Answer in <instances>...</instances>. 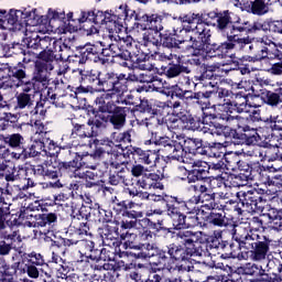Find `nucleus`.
Wrapping results in <instances>:
<instances>
[{
	"instance_id": "obj_1",
	"label": "nucleus",
	"mask_w": 282,
	"mask_h": 282,
	"mask_svg": "<svg viewBox=\"0 0 282 282\" xmlns=\"http://www.w3.org/2000/svg\"><path fill=\"white\" fill-rule=\"evenodd\" d=\"M175 242H171L165 247H158L155 243L140 242L153 239V232L149 229H143L139 235L132 234V241L129 242V248L135 250L130 252L134 259H152L158 257L160 261H172L178 265V270L192 272L194 265H186L193 261V257H204L206 249L202 241V232L199 231H177L172 232Z\"/></svg>"
},
{
	"instance_id": "obj_2",
	"label": "nucleus",
	"mask_w": 282,
	"mask_h": 282,
	"mask_svg": "<svg viewBox=\"0 0 282 282\" xmlns=\"http://www.w3.org/2000/svg\"><path fill=\"white\" fill-rule=\"evenodd\" d=\"M87 116L86 123L72 121L70 138H98L100 129H106L109 123L113 129H122L127 124V107L113 105L109 95H98L94 106L87 107Z\"/></svg>"
},
{
	"instance_id": "obj_3",
	"label": "nucleus",
	"mask_w": 282,
	"mask_h": 282,
	"mask_svg": "<svg viewBox=\"0 0 282 282\" xmlns=\"http://www.w3.org/2000/svg\"><path fill=\"white\" fill-rule=\"evenodd\" d=\"M79 72V83L83 85H91L95 87L96 91H102L100 96H109V101L118 107L120 104L119 100H113V95L122 96L126 91H129V80H134L133 74H129L128 77L126 74H118L112 70L104 69L98 70L96 68L91 69H82Z\"/></svg>"
},
{
	"instance_id": "obj_4",
	"label": "nucleus",
	"mask_w": 282,
	"mask_h": 282,
	"mask_svg": "<svg viewBox=\"0 0 282 282\" xmlns=\"http://www.w3.org/2000/svg\"><path fill=\"white\" fill-rule=\"evenodd\" d=\"M56 21L59 24L55 29L61 28L62 34H74V32H85L86 36L100 34V10H78L67 14L65 11H48L50 25L54 28Z\"/></svg>"
},
{
	"instance_id": "obj_5",
	"label": "nucleus",
	"mask_w": 282,
	"mask_h": 282,
	"mask_svg": "<svg viewBox=\"0 0 282 282\" xmlns=\"http://www.w3.org/2000/svg\"><path fill=\"white\" fill-rule=\"evenodd\" d=\"M263 230H265L263 219L258 216H253L250 219L248 229L245 228V236L241 235L239 238L245 250L250 252L252 261H264L268 254H270L272 239L270 236H265Z\"/></svg>"
},
{
	"instance_id": "obj_6",
	"label": "nucleus",
	"mask_w": 282,
	"mask_h": 282,
	"mask_svg": "<svg viewBox=\"0 0 282 282\" xmlns=\"http://www.w3.org/2000/svg\"><path fill=\"white\" fill-rule=\"evenodd\" d=\"M214 30H216L218 34H221V36L227 37V41L209 44L205 54L210 56V58H228L232 52H241L250 45V36L238 37L226 18L218 22Z\"/></svg>"
},
{
	"instance_id": "obj_7",
	"label": "nucleus",
	"mask_w": 282,
	"mask_h": 282,
	"mask_svg": "<svg viewBox=\"0 0 282 282\" xmlns=\"http://www.w3.org/2000/svg\"><path fill=\"white\" fill-rule=\"evenodd\" d=\"M199 198L197 195L192 196L189 199L184 200L183 197L174 196L172 207V227L177 232H193L188 228L199 226Z\"/></svg>"
},
{
	"instance_id": "obj_8",
	"label": "nucleus",
	"mask_w": 282,
	"mask_h": 282,
	"mask_svg": "<svg viewBox=\"0 0 282 282\" xmlns=\"http://www.w3.org/2000/svg\"><path fill=\"white\" fill-rule=\"evenodd\" d=\"M140 10H133L127 4H121L117 10L100 11L99 31L104 28L110 34H120L123 30H133Z\"/></svg>"
},
{
	"instance_id": "obj_9",
	"label": "nucleus",
	"mask_w": 282,
	"mask_h": 282,
	"mask_svg": "<svg viewBox=\"0 0 282 282\" xmlns=\"http://www.w3.org/2000/svg\"><path fill=\"white\" fill-rule=\"evenodd\" d=\"M212 135H218L231 140L234 144H246V147H257L261 142V135L257 129L243 121H238L236 127L226 126L218 121L212 122Z\"/></svg>"
},
{
	"instance_id": "obj_10",
	"label": "nucleus",
	"mask_w": 282,
	"mask_h": 282,
	"mask_svg": "<svg viewBox=\"0 0 282 282\" xmlns=\"http://www.w3.org/2000/svg\"><path fill=\"white\" fill-rule=\"evenodd\" d=\"M132 30L144 32L142 35L143 47H149V45L160 47V34L164 30V15L160 13H147L140 10Z\"/></svg>"
},
{
	"instance_id": "obj_11",
	"label": "nucleus",
	"mask_w": 282,
	"mask_h": 282,
	"mask_svg": "<svg viewBox=\"0 0 282 282\" xmlns=\"http://www.w3.org/2000/svg\"><path fill=\"white\" fill-rule=\"evenodd\" d=\"M77 169H80L77 159L69 162L55 159L54 161L48 160L44 161L42 164L31 165L34 177L39 180H56V182L53 183V188H63V183L58 177H63V173H69Z\"/></svg>"
},
{
	"instance_id": "obj_12",
	"label": "nucleus",
	"mask_w": 282,
	"mask_h": 282,
	"mask_svg": "<svg viewBox=\"0 0 282 282\" xmlns=\"http://www.w3.org/2000/svg\"><path fill=\"white\" fill-rule=\"evenodd\" d=\"M243 274L252 276L254 282H282V263L279 259H271L267 263V270L261 264L246 263Z\"/></svg>"
},
{
	"instance_id": "obj_13",
	"label": "nucleus",
	"mask_w": 282,
	"mask_h": 282,
	"mask_svg": "<svg viewBox=\"0 0 282 282\" xmlns=\"http://www.w3.org/2000/svg\"><path fill=\"white\" fill-rule=\"evenodd\" d=\"M208 162L206 161H194L192 163V169L186 170L184 166H178V171L183 173V177H181L182 182H186L187 184H197V182H213L216 181L218 186H221V184H225L226 177H224L223 174H218L217 176L210 177V172H208Z\"/></svg>"
},
{
	"instance_id": "obj_14",
	"label": "nucleus",
	"mask_w": 282,
	"mask_h": 282,
	"mask_svg": "<svg viewBox=\"0 0 282 282\" xmlns=\"http://www.w3.org/2000/svg\"><path fill=\"white\" fill-rule=\"evenodd\" d=\"M184 32L185 34H191L188 41L192 43L191 47L193 50V56H204L210 47V39H213V31L207 26H182L180 30V34Z\"/></svg>"
},
{
	"instance_id": "obj_15",
	"label": "nucleus",
	"mask_w": 282,
	"mask_h": 282,
	"mask_svg": "<svg viewBox=\"0 0 282 282\" xmlns=\"http://www.w3.org/2000/svg\"><path fill=\"white\" fill-rule=\"evenodd\" d=\"M111 206L116 215L128 217V219L119 220L121 228H135V226H138V221L144 217V212L135 210V208H138V204L132 200H120L115 196L111 200Z\"/></svg>"
},
{
	"instance_id": "obj_16",
	"label": "nucleus",
	"mask_w": 282,
	"mask_h": 282,
	"mask_svg": "<svg viewBox=\"0 0 282 282\" xmlns=\"http://www.w3.org/2000/svg\"><path fill=\"white\" fill-rule=\"evenodd\" d=\"M226 19V10L218 8L202 13L189 12L182 18L183 23H187V28H215ZM194 25V26H193Z\"/></svg>"
},
{
	"instance_id": "obj_17",
	"label": "nucleus",
	"mask_w": 282,
	"mask_h": 282,
	"mask_svg": "<svg viewBox=\"0 0 282 282\" xmlns=\"http://www.w3.org/2000/svg\"><path fill=\"white\" fill-rule=\"evenodd\" d=\"M261 159L258 161V165L254 170V180H258L260 184L270 188L275 186V188H282V166H275L274 164H262Z\"/></svg>"
},
{
	"instance_id": "obj_18",
	"label": "nucleus",
	"mask_w": 282,
	"mask_h": 282,
	"mask_svg": "<svg viewBox=\"0 0 282 282\" xmlns=\"http://www.w3.org/2000/svg\"><path fill=\"white\" fill-rule=\"evenodd\" d=\"M230 10H225V19L229 21V25L231 30H234V33L238 39H241L243 34H256V32H260V30H263V32H268L267 24H262L261 22H253L250 23V21H243L239 15H236Z\"/></svg>"
},
{
	"instance_id": "obj_19",
	"label": "nucleus",
	"mask_w": 282,
	"mask_h": 282,
	"mask_svg": "<svg viewBox=\"0 0 282 282\" xmlns=\"http://www.w3.org/2000/svg\"><path fill=\"white\" fill-rule=\"evenodd\" d=\"M131 228H122L120 220L115 219L112 223L105 226L101 234L104 246L109 248H120L122 241L127 239Z\"/></svg>"
},
{
	"instance_id": "obj_20",
	"label": "nucleus",
	"mask_w": 282,
	"mask_h": 282,
	"mask_svg": "<svg viewBox=\"0 0 282 282\" xmlns=\"http://www.w3.org/2000/svg\"><path fill=\"white\" fill-rule=\"evenodd\" d=\"M30 13H24L21 10L0 9V30H21L28 25Z\"/></svg>"
},
{
	"instance_id": "obj_21",
	"label": "nucleus",
	"mask_w": 282,
	"mask_h": 282,
	"mask_svg": "<svg viewBox=\"0 0 282 282\" xmlns=\"http://www.w3.org/2000/svg\"><path fill=\"white\" fill-rule=\"evenodd\" d=\"M249 56L247 61L249 63H260L261 61H265V58H270V47L274 45V41L270 39L268 35H263L262 37L258 39L256 43L249 44Z\"/></svg>"
},
{
	"instance_id": "obj_22",
	"label": "nucleus",
	"mask_w": 282,
	"mask_h": 282,
	"mask_svg": "<svg viewBox=\"0 0 282 282\" xmlns=\"http://www.w3.org/2000/svg\"><path fill=\"white\" fill-rule=\"evenodd\" d=\"M204 208L210 212L203 210V219L208 226L215 228H226L228 226V217H226V210L219 208V203L212 202L203 205Z\"/></svg>"
},
{
	"instance_id": "obj_23",
	"label": "nucleus",
	"mask_w": 282,
	"mask_h": 282,
	"mask_svg": "<svg viewBox=\"0 0 282 282\" xmlns=\"http://www.w3.org/2000/svg\"><path fill=\"white\" fill-rule=\"evenodd\" d=\"M54 105L55 107H61V102H58V96L54 94V88L47 87L46 93L40 91L37 95V104L30 111L31 116H40V118H45V113H47V109H45V105Z\"/></svg>"
},
{
	"instance_id": "obj_24",
	"label": "nucleus",
	"mask_w": 282,
	"mask_h": 282,
	"mask_svg": "<svg viewBox=\"0 0 282 282\" xmlns=\"http://www.w3.org/2000/svg\"><path fill=\"white\" fill-rule=\"evenodd\" d=\"M79 254L80 257H86V259H90V261H95L96 263L99 261H111V257H102V254H107V249L96 248V242L89 239H83L79 241Z\"/></svg>"
},
{
	"instance_id": "obj_25",
	"label": "nucleus",
	"mask_w": 282,
	"mask_h": 282,
	"mask_svg": "<svg viewBox=\"0 0 282 282\" xmlns=\"http://www.w3.org/2000/svg\"><path fill=\"white\" fill-rule=\"evenodd\" d=\"M28 63H30V58L23 57L22 61L17 64H6L4 69L7 70V76L9 80H11L13 87L19 83L23 84V80L30 78V75L28 74Z\"/></svg>"
},
{
	"instance_id": "obj_26",
	"label": "nucleus",
	"mask_w": 282,
	"mask_h": 282,
	"mask_svg": "<svg viewBox=\"0 0 282 282\" xmlns=\"http://www.w3.org/2000/svg\"><path fill=\"white\" fill-rule=\"evenodd\" d=\"M239 3L241 12L253 14V17H265L270 12L271 6L267 0H235Z\"/></svg>"
},
{
	"instance_id": "obj_27",
	"label": "nucleus",
	"mask_w": 282,
	"mask_h": 282,
	"mask_svg": "<svg viewBox=\"0 0 282 282\" xmlns=\"http://www.w3.org/2000/svg\"><path fill=\"white\" fill-rule=\"evenodd\" d=\"M182 29L177 28H173V30H162L160 33V42H159V47H165V50H180V46L186 42H188V40L178 36V32Z\"/></svg>"
},
{
	"instance_id": "obj_28",
	"label": "nucleus",
	"mask_w": 282,
	"mask_h": 282,
	"mask_svg": "<svg viewBox=\"0 0 282 282\" xmlns=\"http://www.w3.org/2000/svg\"><path fill=\"white\" fill-rule=\"evenodd\" d=\"M254 98H260L261 102L271 109H278L282 105V87L279 86L273 90L262 88L258 95L254 94Z\"/></svg>"
},
{
	"instance_id": "obj_29",
	"label": "nucleus",
	"mask_w": 282,
	"mask_h": 282,
	"mask_svg": "<svg viewBox=\"0 0 282 282\" xmlns=\"http://www.w3.org/2000/svg\"><path fill=\"white\" fill-rule=\"evenodd\" d=\"M193 69L189 66H185L182 63H175L173 59L165 64H162L158 69L159 76H165V78H177L182 74H191Z\"/></svg>"
},
{
	"instance_id": "obj_30",
	"label": "nucleus",
	"mask_w": 282,
	"mask_h": 282,
	"mask_svg": "<svg viewBox=\"0 0 282 282\" xmlns=\"http://www.w3.org/2000/svg\"><path fill=\"white\" fill-rule=\"evenodd\" d=\"M133 162L134 164H142L153 169V166H156L158 162H160V151L143 150L137 147L133 151Z\"/></svg>"
},
{
	"instance_id": "obj_31",
	"label": "nucleus",
	"mask_w": 282,
	"mask_h": 282,
	"mask_svg": "<svg viewBox=\"0 0 282 282\" xmlns=\"http://www.w3.org/2000/svg\"><path fill=\"white\" fill-rule=\"evenodd\" d=\"M237 198L239 199L241 206H243V208H247L246 210L248 213H257V210H261V208H263V206L261 205L265 204L251 189L247 192H238Z\"/></svg>"
},
{
	"instance_id": "obj_32",
	"label": "nucleus",
	"mask_w": 282,
	"mask_h": 282,
	"mask_svg": "<svg viewBox=\"0 0 282 282\" xmlns=\"http://www.w3.org/2000/svg\"><path fill=\"white\" fill-rule=\"evenodd\" d=\"M174 117L180 118L181 122L185 124V128L191 131H197L199 129V120L191 115L182 102L174 104Z\"/></svg>"
},
{
	"instance_id": "obj_33",
	"label": "nucleus",
	"mask_w": 282,
	"mask_h": 282,
	"mask_svg": "<svg viewBox=\"0 0 282 282\" xmlns=\"http://www.w3.org/2000/svg\"><path fill=\"white\" fill-rule=\"evenodd\" d=\"M0 47L4 58H12V56H24V58H28V56L32 55L29 44L25 45L19 42L2 43Z\"/></svg>"
},
{
	"instance_id": "obj_34",
	"label": "nucleus",
	"mask_w": 282,
	"mask_h": 282,
	"mask_svg": "<svg viewBox=\"0 0 282 282\" xmlns=\"http://www.w3.org/2000/svg\"><path fill=\"white\" fill-rule=\"evenodd\" d=\"M163 263H166L164 260H160L159 262L151 263V268L148 274V278L144 280V282H183L182 276H166L164 274H160L158 272H162L164 270V267H160Z\"/></svg>"
},
{
	"instance_id": "obj_35",
	"label": "nucleus",
	"mask_w": 282,
	"mask_h": 282,
	"mask_svg": "<svg viewBox=\"0 0 282 282\" xmlns=\"http://www.w3.org/2000/svg\"><path fill=\"white\" fill-rule=\"evenodd\" d=\"M131 43H133V37L127 36L120 42L109 44L112 56L121 58V61H129L131 58Z\"/></svg>"
},
{
	"instance_id": "obj_36",
	"label": "nucleus",
	"mask_w": 282,
	"mask_h": 282,
	"mask_svg": "<svg viewBox=\"0 0 282 282\" xmlns=\"http://www.w3.org/2000/svg\"><path fill=\"white\" fill-rule=\"evenodd\" d=\"M149 58H151L149 53H144L141 47H137L135 51H133V42H131V55L129 61L134 63L135 67L143 72H151L153 69V64L149 63Z\"/></svg>"
},
{
	"instance_id": "obj_37",
	"label": "nucleus",
	"mask_w": 282,
	"mask_h": 282,
	"mask_svg": "<svg viewBox=\"0 0 282 282\" xmlns=\"http://www.w3.org/2000/svg\"><path fill=\"white\" fill-rule=\"evenodd\" d=\"M137 184L140 188L145 191H151V188L164 191V183H162L160 174L155 172H145L142 177L138 180Z\"/></svg>"
},
{
	"instance_id": "obj_38",
	"label": "nucleus",
	"mask_w": 282,
	"mask_h": 282,
	"mask_svg": "<svg viewBox=\"0 0 282 282\" xmlns=\"http://www.w3.org/2000/svg\"><path fill=\"white\" fill-rule=\"evenodd\" d=\"M45 151V142L41 140H28L24 143V148L22 149V153H18V158H23V160H28V158H37Z\"/></svg>"
},
{
	"instance_id": "obj_39",
	"label": "nucleus",
	"mask_w": 282,
	"mask_h": 282,
	"mask_svg": "<svg viewBox=\"0 0 282 282\" xmlns=\"http://www.w3.org/2000/svg\"><path fill=\"white\" fill-rule=\"evenodd\" d=\"M189 191L196 194V197L199 198V204H204V202L212 204V202H216L215 199H217V194L204 183L191 185Z\"/></svg>"
},
{
	"instance_id": "obj_40",
	"label": "nucleus",
	"mask_w": 282,
	"mask_h": 282,
	"mask_svg": "<svg viewBox=\"0 0 282 282\" xmlns=\"http://www.w3.org/2000/svg\"><path fill=\"white\" fill-rule=\"evenodd\" d=\"M52 70H54V65L35 62L32 80L45 85L50 82V72Z\"/></svg>"
},
{
	"instance_id": "obj_41",
	"label": "nucleus",
	"mask_w": 282,
	"mask_h": 282,
	"mask_svg": "<svg viewBox=\"0 0 282 282\" xmlns=\"http://www.w3.org/2000/svg\"><path fill=\"white\" fill-rule=\"evenodd\" d=\"M12 250H17V232L0 234V257H8Z\"/></svg>"
},
{
	"instance_id": "obj_42",
	"label": "nucleus",
	"mask_w": 282,
	"mask_h": 282,
	"mask_svg": "<svg viewBox=\"0 0 282 282\" xmlns=\"http://www.w3.org/2000/svg\"><path fill=\"white\" fill-rule=\"evenodd\" d=\"M160 151H162L163 155L169 158V160H176L177 162L184 160V149H182V141L172 140V143L161 148Z\"/></svg>"
},
{
	"instance_id": "obj_43",
	"label": "nucleus",
	"mask_w": 282,
	"mask_h": 282,
	"mask_svg": "<svg viewBox=\"0 0 282 282\" xmlns=\"http://www.w3.org/2000/svg\"><path fill=\"white\" fill-rule=\"evenodd\" d=\"M176 102H182L180 100L176 101H159L155 100L153 102V108H152V116H156L159 118H164L166 116H175L174 113V107Z\"/></svg>"
},
{
	"instance_id": "obj_44",
	"label": "nucleus",
	"mask_w": 282,
	"mask_h": 282,
	"mask_svg": "<svg viewBox=\"0 0 282 282\" xmlns=\"http://www.w3.org/2000/svg\"><path fill=\"white\" fill-rule=\"evenodd\" d=\"M58 224V216L55 213L35 215V225L37 228H47V232H54Z\"/></svg>"
},
{
	"instance_id": "obj_45",
	"label": "nucleus",
	"mask_w": 282,
	"mask_h": 282,
	"mask_svg": "<svg viewBox=\"0 0 282 282\" xmlns=\"http://www.w3.org/2000/svg\"><path fill=\"white\" fill-rule=\"evenodd\" d=\"M52 45H56V41L50 36L41 37L36 35L35 39L29 41V50H35L36 52H45L52 48Z\"/></svg>"
},
{
	"instance_id": "obj_46",
	"label": "nucleus",
	"mask_w": 282,
	"mask_h": 282,
	"mask_svg": "<svg viewBox=\"0 0 282 282\" xmlns=\"http://www.w3.org/2000/svg\"><path fill=\"white\" fill-rule=\"evenodd\" d=\"M280 149L281 150H279V149H276V151L274 152V153H272V154H270V150H268V151H265L264 153H263V151L262 150H249V151H247V155L249 156V158H252L253 155H258L259 158H261V162H276L278 160L280 161V162H282V144L280 143Z\"/></svg>"
},
{
	"instance_id": "obj_47",
	"label": "nucleus",
	"mask_w": 282,
	"mask_h": 282,
	"mask_svg": "<svg viewBox=\"0 0 282 282\" xmlns=\"http://www.w3.org/2000/svg\"><path fill=\"white\" fill-rule=\"evenodd\" d=\"M23 264L21 262H14L0 273L1 282H17L19 279V272H23Z\"/></svg>"
},
{
	"instance_id": "obj_48",
	"label": "nucleus",
	"mask_w": 282,
	"mask_h": 282,
	"mask_svg": "<svg viewBox=\"0 0 282 282\" xmlns=\"http://www.w3.org/2000/svg\"><path fill=\"white\" fill-rule=\"evenodd\" d=\"M175 196L162 193V194H150V202H161V204H165V210L167 217L171 219L173 215V204Z\"/></svg>"
},
{
	"instance_id": "obj_49",
	"label": "nucleus",
	"mask_w": 282,
	"mask_h": 282,
	"mask_svg": "<svg viewBox=\"0 0 282 282\" xmlns=\"http://www.w3.org/2000/svg\"><path fill=\"white\" fill-rule=\"evenodd\" d=\"M241 235H243V237L246 236V228L243 227L235 229L232 239H235L236 242H234L232 240L229 241V250L231 252V259H235L237 254H239V250H246V247L241 245V240H240Z\"/></svg>"
},
{
	"instance_id": "obj_50",
	"label": "nucleus",
	"mask_w": 282,
	"mask_h": 282,
	"mask_svg": "<svg viewBox=\"0 0 282 282\" xmlns=\"http://www.w3.org/2000/svg\"><path fill=\"white\" fill-rule=\"evenodd\" d=\"M36 95H25L23 93H18L15 95V109H32L34 105H37Z\"/></svg>"
},
{
	"instance_id": "obj_51",
	"label": "nucleus",
	"mask_w": 282,
	"mask_h": 282,
	"mask_svg": "<svg viewBox=\"0 0 282 282\" xmlns=\"http://www.w3.org/2000/svg\"><path fill=\"white\" fill-rule=\"evenodd\" d=\"M91 212L94 214V207L85 206L83 205L79 209H73L72 212V219H73V226L78 228L79 221L78 219H83L84 221H89V218L91 217Z\"/></svg>"
},
{
	"instance_id": "obj_52",
	"label": "nucleus",
	"mask_w": 282,
	"mask_h": 282,
	"mask_svg": "<svg viewBox=\"0 0 282 282\" xmlns=\"http://www.w3.org/2000/svg\"><path fill=\"white\" fill-rule=\"evenodd\" d=\"M258 163L259 161L248 162L246 160H242L236 167V171H239L240 174L246 175L250 180V182H254V170L257 169Z\"/></svg>"
},
{
	"instance_id": "obj_53",
	"label": "nucleus",
	"mask_w": 282,
	"mask_h": 282,
	"mask_svg": "<svg viewBox=\"0 0 282 282\" xmlns=\"http://www.w3.org/2000/svg\"><path fill=\"white\" fill-rule=\"evenodd\" d=\"M26 140L21 133L7 134L8 148L18 151V153L23 152Z\"/></svg>"
},
{
	"instance_id": "obj_54",
	"label": "nucleus",
	"mask_w": 282,
	"mask_h": 282,
	"mask_svg": "<svg viewBox=\"0 0 282 282\" xmlns=\"http://www.w3.org/2000/svg\"><path fill=\"white\" fill-rule=\"evenodd\" d=\"M133 78L139 80V83H145L148 85L142 87V90L144 91H154L153 85H155V83H162V78L153 74H140L139 78L133 75Z\"/></svg>"
},
{
	"instance_id": "obj_55",
	"label": "nucleus",
	"mask_w": 282,
	"mask_h": 282,
	"mask_svg": "<svg viewBox=\"0 0 282 282\" xmlns=\"http://www.w3.org/2000/svg\"><path fill=\"white\" fill-rule=\"evenodd\" d=\"M88 50V56L90 57L91 63H97L99 65H107V59L100 57V42L95 44H86Z\"/></svg>"
},
{
	"instance_id": "obj_56",
	"label": "nucleus",
	"mask_w": 282,
	"mask_h": 282,
	"mask_svg": "<svg viewBox=\"0 0 282 282\" xmlns=\"http://www.w3.org/2000/svg\"><path fill=\"white\" fill-rule=\"evenodd\" d=\"M14 87L17 89H19V87H22V91L20 94L39 97V90H36V82H34L32 78L30 79V77L23 79L22 84H15Z\"/></svg>"
},
{
	"instance_id": "obj_57",
	"label": "nucleus",
	"mask_w": 282,
	"mask_h": 282,
	"mask_svg": "<svg viewBox=\"0 0 282 282\" xmlns=\"http://www.w3.org/2000/svg\"><path fill=\"white\" fill-rule=\"evenodd\" d=\"M22 261L24 264L28 265H45V259L43 258V254L32 251L30 253H23L22 254Z\"/></svg>"
},
{
	"instance_id": "obj_58",
	"label": "nucleus",
	"mask_w": 282,
	"mask_h": 282,
	"mask_svg": "<svg viewBox=\"0 0 282 282\" xmlns=\"http://www.w3.org/2000/svg\"><path fill=\"white\" fill-rule=\"evenodd\" d=\"M12 218V214L10 212V207H0V231L6 230L8 226L12 228V226H17V218H14V223L10 220Z\"/></svg>"
},
{
	"instance_id": "obj_59",
	"label": "nucleus",
	"mask_w": 282,
	"mask_h": 282,
	"mask_svg": "<svg viewBox=\"0 0 282 282\" xmlns=\"http://www.w3.org/2000/svg\"><path fill=\"white\" fill-rule=\"evenodd\" d=\"M182 149L184 153H192L193 155H197V151H199V144L202 139H191V138H183Z\"/></svg>"
},
{
	"instance_id": "obj_60",
	"label": "nucleus",
	"mask_w": 282,
	"mask_h": 282,
	"mask_svg": "<svg viewBox=\"0 0 282 282\" xmlns=\"http://www.w3.org/2000/svg\"><path fill=\"white\" fill-rule=\"evenodd\" d=\"M228 102L225 104H217V107L220 112H217V119L224 120L225 122H230L231 120H235V117L232 116V107L228 106Z\"/></svg>"
},
{
	"instance_id": "obj_61",
	"label": "nucleus",
	"mask_w": 282,
	"mask_h": 282,
	"mask_svg": "<svg viewBox=\"0 0 282 282\" xmlns=\"http://www.w3.org/2000/svg\"><path fill=\"white\" fill-rule=\"evenodd\" d=\"M270 221H273L275 230L282 232V209L270 207L267 213Z\"/></svg>"
},
{
	"instance_id": "obj_62",
	"label": "nucleus",
	"mask_w": 282,
	"mask_h": 282,
	"mask_svg": "<svg viewBox=\"0 0 282 282\" xmlns=\"http://www.w3.org/2000/svg\"><path fill=\"white\" fill-rule=\"evenodd\" d=\"M243 159H241V156L237 153V152H231L225 155V166L226 169H228L229 171H237V167L239 166V164H241V161Z\"/></svg>"
},
{
	"instance_id": "obj_63",
	"label": "nucleus",
	"mask_w": 282,
	"mask_h": 282,
	"mask_svg": "<svg viewBox=\"0 0 282 282\" xmlns=\"http://www.w3.org/2000/svg\"><path fill=\"white\" fill-rule=\"evenodd\" d=\"M228 182L232 188H241V186H246L250 180L248 176L239 173V174H229L228 175Z\"/></svg>"
},
{
	"instance_id": "obj_64",
	"label": "nucleus",
	"mask_w": 282,
	"mask_h": 282,
	"mask_svg": "<svg viewBox=\"0 0 282 282\" xmlns=\"http://www.w3.org/2000/svg\"><path fill=\"white\" fill-rule=\"evenodd\" d=\"M39 61L35 63H44V65H54V61H56V55L54 54V50L48 48L46 51H40L37 54Z\"/></svg>"
}]
</instances>
